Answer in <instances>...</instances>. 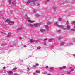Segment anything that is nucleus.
Masks as SVG:
<instances>
[{
  "mask_svg": "<svg viewBox=\"0 0 75 75\" xmlns=\"http://www.w3.org/2000/svg\"><path fill=\"white\" fill-rule=\"evenodd\" d=\"M45 27L46 28H47V29H48V26L47 25H45Z\"/></svg>",
  "mask_w": 75,
  "mask_h": 75,
  "instance_id": "obj_14",
  "label": "nucleus"
},
{
  "mask_svg": "<svg viewBox=\"0 0 75 75\" xmlns=\"http://www.w3.org/2000/svg\"><path fill=\"white\" fill-rule=\"evenodd\" d=\"M50 69H51L52 71H54V68L53 67H52L50 68Z\"/></svg>",
  "mask_w": 75,
  "mask_h": 75,
  "instance_id": "obj_19",
  "label": "nucleus"
},
{
  "mask_svg": "<svg viewBox=\"0 0 75 75\" xmlns=\"http://www.w3.org/2000/svg\"><path fill=\"white\" fill-rule=\"evenodd\" d=\"M36 72H37L38 73H39V74H40V71L38 70H37L36 71Z\"/></svg>",
  "mask_w": 75,
  "mask_h": 75,
  "instance_id": "obj_28",
  "label": "nucleus"
},
{
  "mask_svg": "<svg viewBox=\"0 0 75 75\" xmlns=\"http://www.w3.org/2000/svg\"><path fill=\"white\" fill-rule=\"evenodd\" d=\"M10 12H13V11H12H12H10Z\"/></svg>",
  "mask_w": 75,
  "mask_h": 75,
  "instance_id": "obj_43",
  "label": "nucleus"
},
{
  "mask_svg": "<svg viewBox=\"0 0 75 75\" xmlns=\"http://www.w3.org/2000/svg\"><path fill=\"white\" fill-rule=\"evenodd\" d=\"M58 26L59 27H62V29H64V27L63 26V25H59Z\"/></svg>",
  "mask_w": 75,
  "mask_h": 75,
  "instance_id": "obj_3",
  "label": "nucleus"
},
{
  "mask_svg": "<svg viewBox=\"0 0 75 75\" xmlns=\"http://www.w3.org/2000/svg\"><path fill=\"white\" fill-rule=\"evenodd\" d=\"M54 25H58V23H57V22L55 23Z\"/></svg>",
  "mask_w": 75,
  "mask_h": 75,
  "instance_id": "obj_23",
  "label": "nucleus"
},
{
  "mask_svg": "<svg viewBox=\"0 0 75 75\" xmlns=\"http://www.w3.org/2000/svg\"><path fill=\"white\" fill-rule=\"evenodd\" d=\"M29 27H33V24H29L28 25Z\"/></svg>",
  "mask_w": 75,
  "mask_h": 75,
  "instance_id": "obj_8",
  "label": "nucleus"
},
{
  "mask_svg": "<svg viewBox=\"0 0 75 75\" xmlns=\"http://www.w3.org/2000/svg\"><path fill=\"white\" fill-rule=\"evenodd\" d=\"M45 68L46 69H47V68H48V66H46Z\"/></svg>",
  "mask_w": 75,
  "mask_h": 75,
  "instance_id": "obj_35",
  "label": "nucleus"
},
{
  "mask_svg": "<svg viewBox=\"0 0 75 75\" xmlns=\"http://www.w3.org/2000/svg\"><path fill=\"white\" fill-rule=\"evenodd\" d=\"M7 73H8L9 74H12V73H13V71H7Z\"/></svg>",
  "mask_w": 75,
  "mask_h": 75,
  "instance_id": "obj_9",
  "label": "nucleus"
},
{
  "mask_svg": "<svg viewBox=\"0 0 75 75\" xmlns=\"http://www.w3.org/2000/svg\"><path fill=\"white\" fill-rule=\"evenodd\" d=\"M36 16L37 17H40V16H41V15H40L38 14Z\"/></svg>",
  "mask_w": 75,
  "mask_h": 75,
  "instance_id": "obj_24",
  "label": "nucleus"
},
{
  "mask_svg": "<svg viewBox=\"0 0 75 75\" xmlns=\"http://www.w3.org/2000/svg\"><path fill=\"white\" fill-rule=\"evenodd\" d=\"M12 4H13V5H15V6H16V3H15V1H13V2H12Z\"/></svg>",
  "mask_w": 75,
  "mask_h": 75,
  "instance_id": "obj_13",
  "label": "nucleus"
},
{
  "mask_svg": "<svg viewBox=\"0 0 75 75\" xmlns=\"http://www.w3.org/2000/svg\"><path fill=\"white\" fill-rule=\"evenodd\" d=\"M37 1V0H33L31 1L30 0H28L27 2L28 3L29 5H35V2Z\"/></svg>",
  "mask_w": 75,
  "mask_h": 75,
  "instance_id": "obj_1",
  "label": "nucleus"
},
{
  "mask_svg": "<svg viewBox=\"0 0 75 75\" xmlns=\"http://www.w3.org/2000/svg\"><path fill=\"white\" fill-rule=\"evenodd\" d=\"M10 34H11V33H8V35L7 36V37H10Z\"/></svg>",
  "mask_w": 75,
  "mask_h": 75,
  "instance_id": "obj_16",
  "label": "nucleus"
},
{
  "mask_svg": "<svg viewBox=\"0 0 75 75\" xmlns=\"http://www.w3.org/2000/svg\"><path fill=\"white\" fill-rule=\"evenodd\" d=\"M61 38H62V37H60L59 38V40H61Z\"/></svg>",
  "mask_w": 75,
  "mask_h": 75,
  "instance_id": "obj_30",
  "label": "nucleus"
},
{
  "mask_svg": "<svg viewBox=\"0 0 75 75\" xmlns=\"http://www.w3.org/2000/svg\"><path fill=\"white\" fill-rule=\"evenodd\" d=\"M16 69H17V68H15L13 69V70H16Z\"/></svg>",
  "mask_w": 75,
  "mask_h": 75,
  "instance_id": "obj_34",
  "label": "nucleus"
},
{
  "mask_svg": "<svg viewBox=\"0 0 75 75\" xmlns=\"http://www.w3.org/2000/svg\"><path fill=\"white\" fill-rule=\"evenodd\" d=\"M35 74V73H33L34 75Z\"/></svg>",
  "mask_w": 75,
  "mask_h": 75,
  "instance_id": "obj_47",
  "label": "nucleus"
},
{
  "mask_svg": "<svg viewBox=\"0 0 75 75\" xmlns=\"http://www.w3.org/2000/svg\"><path fill=\"white\" fill-rule=\"evenodd\" d=\"M39 65V64L38 63L36 64V66H38Z\"/></svg>",
  "mask_w": 75,
  "mask_h": 75,
  "instance_id": "obj_31",
  "label": "nucleus"
},
{
  "mask_svg": "<svg viewBox=\"0 0 75 75\" xmlns=\"http://www.w3.org/2000/svg\"><path fill=\"white\" fill-rule=\"evenodd\" d=\"M3 69H5V68H6V67H3Z\"/></svg>",
  "mask_w": 75,
  "mask_h": 75,
  "instance_id": "obj_39",
  "label": "nucleus"
},
{
  "mask_svg": "<svg viewBox=\"0 0 75 75\" xmlns=\"http://www.w3.org/2000/svg\"><path fill=\"white\" fill-rule=\"evenodd\" d=\"M0 13H1V12L0 11Z\"/></svg>",
  "mask_w": 75,
  "mask_h": 75,
  "instance_id": "obj_48",
  "label": "nucleus"
},
{
  "mask_svg": "<svg viewBox=\"0 0 75 75\" xmlns=\"http://www.w3.org/2000/svg\"><path fill=\"white\" fill-rule=\"evenodd\" d=\"M60 32V30H59L57 31V32Z\"/></svg>",
  "mask_w": 75,
  "mask_h": 75,
  "instance_id": "obj_45",
  "label": "nucleus"
},
{
  "mask_svg": "<svg viewBox=\"0 0 75 75\" xmlns=\"http://www.w3.org/2000/svg\"><path fill=\"white\" fill-rule=\"evenodd\" d=\"M66 67H66V66H64L63 67V68H64V69H65V68H66Z\"/></svg>",
  "mask_w": 75,
  "mask_h": 75,
  "instance_id": "obj_27",
  "label": "nucleus"
},
{
  "mask_svg": "<svg viewBox=\"0 0 75 75\" xmlns=\"http://www.w3.org/2000/svg\"><path fill=\"white\" fill-rule=\"evenodd\" d=\"M33 67L34 68H35L36 67V65H33Z\"/></svg>",
  "mask_w": 75,
  "mask_h": 75,
  "instance_id": "obj_37",
  "label": "nucleus"
},
{
  "mask_svg": "<svg viewBox=\"0 0 75 75\" xmlns=\"http://www.w3.org/2000/svg\"><path fill=\"white\" fill-rule=\"evenodd\" d=\"M74 69H71V71H71V72H72V71H74Z\"/></svg>",
  "mask_w": 75,
  "mask_h": 75,
  "instance_id": "obj_32",
  "label": "nucleus"
},
{
  "mask_svg": "<svg viewBox=\"0 0 75 75\" xmlns=\"http://www.w3.org/2000/svg\"><path fill=\"white\" fill-rule=\"evenodd\" d=\"M25 19H28V16L27 15H26L25 17Z\"/></svg>",
  "mask_w": 75,
  "mask_h": 75,
  "instance_id": "obj_15",
  "label": "nucleus"
},
{
  "mask_svg": "<svg viewBox=\"0 0 75 75\" xmlns=\"http://www.w3.org/2000/svg\"><path fill=\"white\" fill-rule=\"evenodd\" d=\"M39 25L38 24H33V27H38Z\"/></svg>",
  "mask_w": 75,
  "mask_h": 75,
  "instance_id": "obj_5",
  "label": "nucleus"
},
{
  "mask_svg": "<svg viewBox=\"0 0 75 75\" xmlns=\"http://www.w3.org/2000/svg\"><path fill=\"white\" fill-rule=\"evenodd\" d=\"M40 31H41V32H42V33H44V32H45V30L43 29H41L40 30Z\"/></svg>",
  "mask_w": 75,
  "mask_h": 75,
  "instance_id": "obj_11",
  "label": "nucleus"
},
{
  "mask_svg": "<svg viewBox=\"0 0 75 75\" xmlns=\"http://www.w3.org/2000/svg\"><path fill=\"white\" fill-rule=\"evenodd\" d=\"M14 75H19V74H17V73H16L15 74H14Z\"/></svg>",
  "mask_w": 75,
  "mask_h": 75,
  "instance_id": "obj_29",
  "label": "nucleus"
},
{
  "mask_svg": "<svg viewBox=\"0 0 75 75\" xmlns=\"http://www.w3.org/2000/svg\"><path fill=\"white\" fill-rule=\"evenodd\" d=\"M36 11H37V9L34 10L33 11V13H36Z\"/></svg>",
  "mask_w": 75,
  "mask_h": 75,
  "instance_id": "obj_12",
  "label": "nucleus"
},
{
  "mask_svg": "<svg viewBox=\"0 0 75 75\" xmlns=\"http://www.w3.org/2000/svg\"><path fill=\"white\" fill-rule=\"evenodd\" d=\"M28 22H29V23H33V22H34V21H32L31 20H28Z\"/></svg>",
  "mask_w": 75,
  "mask_h": 75,
  "instance_id": "obj_7",
  "label": "nucleus"
},
{
  "mask_svg": "<svg viewBox=\"0 0 75 75\" xmlns=\"http://www.w3.org/2000/svg\"><path fill=\"white\" fill-rule=\"evenodd\" d=\"M9 3H11V0H9Z\"/></svg>",
  "mask_w": 75,
  "mask_h": 75,
  "instance_id": "obj_36",
  "label": "nucleus"
},
{
  "mask_svg": "<svg viewBox=\"0 0 75 75\" xmlns=\"http://www.w3.org/2000/svg\"><path fill=\"white\" fill-rule=\"evenodd\" d=\"M20 39L21 40V39H22V38H21V37L20 38Z\"/></svg>",
  "mask_w": 75,
  "mask_h": 75,
  "instance_id": "obj_42",
  "label": "nucleus"
},
{
  "mask_svg": "<svg viewBox=\"0 0 75 75\" xmlns=\"http://www.w3.org/2000/svg\"><path fill=\"white\" fill-rule=\"evenodd\" d=\"M71 71H69L67 72V74H69L71 73Z\"/></svg>",
  "mask_w": 75,
  "mask_h": 75,
  "instance_id": "obj_20",
  "label": "nucleus"
},
{
  "mask_svg": "<svg viewBox=\"0 0 75 75\" xmlns=\"http://www.w3.org/2000/svg\"><path fill=\"white\" fill-rule=\"evenodd\" d=\"M23 27H21L20 28H18V31H20V30H23Z\"/></svg>",
  "mask_w": 75,
  "mask_h": 75,
  "instance_id": "obj_6",
  "label": "nucleus"
},
{
  "mask_svg": "<svg viewBox=\"0 0 75 75\" xmlns=\"http://www.w3.org/2000/svg\"><path fill=\"white\" fill-rule=\"evenodd\" d=\"M47 39H45L44 40V44L45 45V43H46V41H47Z\"/></svg>",
  "mask_w": 75,
  "mask_h": 75,
  "instance_id": "obj_10",
  "label": "nucleus"
},
{
  "mask_svg": "<svg viewBox=\"0 0 75 75\" xmlns=\"http://www.w3.org/2000/svg\"><path fill=\"white\" fill-rule=\"evenodd\" d=\"M41 48V47L40 46H39L37 47V49L38 50H39V49H40Z\"/></svg>",
  "mask_w": 75,
  "mask_h": 75,
  "instance_id": "obj_21",
  "label": "nucleus"
},
{
  "mask_svg": "<svg viewBox=\"0 0 75 75\" xmlns=\"http://www.w3.org/2000/svg\"><path fill=\"white\" fill-rule=\"evenodd\" d=\"M64 43H62L60 44L61 45H64Z\"/></svg>",
  "mask_w": 75,
  "mask_h": 75,
  "instance_id": "obj_26",
  "label": "nucleus"
},
{
  "mask_svg": "<svg viewBox=\"0 0 75 75\" xmlns=\"http://www.w3.org/2000/svg\"><path fill=\"white\" fill-rule=\"evenodd\" d=\"M47 24L49 25V24H51V22H48L47 23Z\"/></svg>",
  "mask_w": 75,
  "mask_h": 75,
  "instance_id": "obj_22",
  "label": "nucleus"
},
{
  "mask_svg": "<svg viewBox=\"0 0 75 75\" xmlns=\"http://www.w3.org/2000/svg\"><path fill=\"white\" fill-rule=\"evenodd\" d=\"M72 68V67H70L69 68Z\"/></svg>",
  "mask_w": 75,
  "mask_h": 75,
  "instance_id": "obj_46",
  "label": "nucleus"
},
{
  "mask_svg": "<svg viewBox=\"0 0 75 75\" xmlns=\"http://www.w3.org/2000/svg\"><path fill=\"white\" fill-rule=\"evenodd\" d=\"M5 22H9V20L8 19H7L5 21Z\"/></svg>",
  "mask_w": 75,
  "mask_h": 75,
  "instance_id": "obj_17",
  "label": "nucleus"
},
{
  "mask_svg": "<svg viewBox=\"0 0 75 75\" xmlns=\"http://www.w3.org/2000/svg\"><path fill=\"white\" fill-rule=\"evenodd\" d=\"M24 48H26L27 47V46H24Z\"/></svg>",
  "mask_w": 75,
  "mask_h": 75,
  "instance_id": "obj_38",
  "label": "nucleus"
},
{
  "mask_svg": "<svg viewBox=\"0 0 75 75\" xmlns=\"http://www.w3.org/2000/svg\"><path fill=\"white\" fill-rule=\"evenodd\" d=\"M27 69H30V68H29V67H28V68H27Z\"/></svg>",
  "mask_w": 75,
  "mask_h": 75,
  "instance_id": "obj_41",
  "label": "nucleus"
},
{
  "mask_svg": "<svg viewBox=\"0 0 75 75\" xmlns=\"http://www.w3.org/2000/svg\"><path fill=\"white\" fill-rule=\"evenodd\" d=\"M67 28H68V29H69V28H70V26H68H68H67Z\"/></svg>",
  "mask_w": 75,
  "mask_h": 75,
  "instance_id": "obj_25",
  "label": "nucleus"
},
{
  "mask_svg": "<svg viewBox=\"0 0 75 75\" xmlns=\"http://www.w3.org/2000/svg\"><path fill=\"white\" fill-rule=\"evenodd\" d=\"M52 40H53V39H49V42H51V41H52Z\"/></svg>",
  "mask_w": 75,
  "mask_h": 75,
  "instance_id": "obj_18",
  "label": "nucleus"
},
{
  "mask_svg": "<svg viewBox=\"0 0 75 75\" xmlns=\"http://www.w3.org/2000/svg\"><path fill=\"white\" fill-rule=\"evenodd\" d=\"M30 40L31 42H37V40H36V41L34 40L33 41V39H30Z\"/></svg>",
  "mask_w": 75,
  "mask_h": 75,
  "instance_id": "obj_4",
  "label": "nucleus"
},
{
  "mask_svg": "<svg viewBox=\"0 0 75 75\" xmlns=\"http://www.w3.org/2000/svg\"><path fill=\"white\" fill-rule=\"evenodd\" d=\"M59 21H61V18H59Z\"/></svg>",
  "mask_w": 75,
  "mask_h": 75,
  "instance_id": "obj_40",
  "label": "nucleus"
},
{
  "mask_svg": "<svg viewBox=\"0 0 75 75\" xmlns=\"http://www.w3.org/2000/svg\"><path fill=\"white\" fill-rule=\"evenodd\" d=\"M59 69H62V67H60L59 68Z\"/></svg>",
  "mask_w": 75,
  "mask_h": 75,
  "instance_id": "obj_33",
  "label": "nucleus"
},
{
  "mask_svg": "<svg viewBox=\"0 0 75 75\" xmlns=\"http://www.w3.org/2000/svg\"><path fill=\"white\" fill-rule=\"evenodd\" d=\"M9 24L10 25H13V24H14V22L13 21H9L8 22Z\"/></svg>",
  "mask_w": 75,
  "mask_h": 75,
  "instance_id": "obj_2",
  "label": "nucleus"
},
{
  "mask_svg": "<svg viewBox=\"0 0 75 75\" xmlns=\"http://www.w3.org/2000/svg\"><path fill=\"white\" fill-rule=\"evenodd\" d=\"M29 70H30V69H29Z\"/></svg>",
  "mask_w": 75,
  "mask_h": 75,
  "instance_id": "obj_50",
  "label": "nucleus"
},
{
  "mask_svg": "<svg viewBox=\"0 0 75 75\" xmlns=\"http://www.w3.org/2000/svg\"><path fill=\"white\" fill-rule=\"evenodd\" d=\"M62 75H64V74H62Z\"/></svg>",
  "mask_w": 75,
  "mask_h": 75,
  "instance_id": "obj_49",
  "label": "nucleus"
},
{
  "mask_svg": "<svg viewBox=\"0 0 75 75\" xmlns=\"http://www.w3.org/2000/svg\"><path fill=\"white\" fill-rule=\"evenodd\" d=\"M73 56H74V57H75V54H74V55H73Z\"/></svg>",
  "mask_w": 75,
  "mask_h": 75,
  "instance_id": "obj_44",
  "label": "nucleus"
}]
</instances>
